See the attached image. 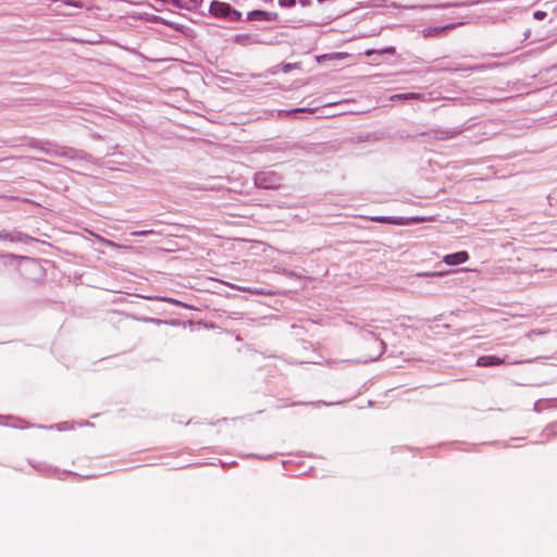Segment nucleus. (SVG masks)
Masks as SVG:
<instances>
[{
  "mask_svg": "<svg viewBox=\"0 0 557 557\" xmlns=\"http://www.w3.org/2000/svg\"><path fill=\"white\" fill-rule=\"evenodd\" d=\"M505 360L495 356H481L476 360L478 367H492L504 364Z\"/></svg>",
  "mask_w": 557,
  "mask_h": 557,
  "instance_id": "obj_4",
  "label": "nucleus"
},
{
  "mask_svg": "<svg viewBox=\"0 0 557 557\" xmlns=\"http://www.w3.org/2000/svg\"><path fill=\"white\" fill-rule=\"evenodd\" d=\"M379 52L394 54L396 52V49H395V47H386V48L380 50Z\"/></svg>",
  "mask_w": 557,
  "mask_h": 557,
  "instance_id": "obj_8",
  "label": "nucleus"
},
{
  "mask_svg": "<svg viewBox=\"0 0 557 557\" xmlns=\"http://www.w3.org/2000/svg\"><path fill=\"white\" fill-rule=\"evenodd\" d=\"M203 0H186L183 1V7L181 9L185 10H196L202 4Z\"/></svg>",
  "mask_w": 557,
  "mask_h": 557,
  "instance_id": "obj_6",
  "label": "nucleus"
},
{
  "mask_svg": "<svg viewBox=\"0 0 557 557\" xmlns=\"http://www.w3.org/2000/svg\"><path fill=\"white\" fill-rule=\"evenodd\" d=\"M109 245L112 246V247H120L119 245H116L114 243H111V242H109Z\"/></svg>",
  "mask_w": 557,
  "mask_h": 557,
  "instance_id": "obj_14",
  "label": "nucleus"
},
{
  "mask_svg": "<svg viewBox=\"0 0 557 557\" xmlns=\"http://www.w3.org/2000/svg\"><path fill=\"white\" fill-rule=\"evenodd\" d=\"M153 231H136V232H133L132 235L133 236H143V235H148V234H152Z\"/></svg>",
  "mask_w": 557,
  "mask_h": 557,
  "instance_id": "obj_9",
  "label": "nucleus"
},
{
  "mask_svg": "<svg viewBox=\"0 0 557 557\" xmlns=\"http://www.w3.org/2000/svg\"><path fill=\"white\" fill-rule=\"evenodd\" d=\"M374 52H375L374 50H368V51L366 52V55H368V57H369V55L373 54Z\"/></svg>",
  "mask_w": 557,
  "mask_h": 557,
  "instance_id": "obj_12",
  "label": "nucleus"
},
{
  "mask_svg": "<svg viewBox=\"0 0 557 557\" xmlns=\"http://www.w3.org/2000/svg\"><path fill=\"white\" fill-rule=\"evenodd\" d=\"M468 259H469V253L467 251H458L455 253L446 255L444 257L443 261L447 265H457V264L468 261Z\"/></svg>",
  "mask_w": 557,
  "mask_h": 557,
  "instance_id": "obj_3",
  "label": "nucleus"
},
{
  "mask_svg": "<svg viewBox=\"0 0 557 557\" xmlns=\"http://www.w3.org/2000/svg\"><path fill=\"white\" fill-rule=\"evenodd\" d=\"M420 98H422L421 94H418V92H407V94L395 95L391 99L392 100H394V99H405V100H408V99H420Z\"/></svg>",
  "mask_w": 557,
  "mask_h": 557,
  "instance_id": "obj_7",
  "label": "nucleus"
},
{
  "mask_svg": "<svg viewBox=\"0 0 557 557\" xmlns=\"http://www.w3.org/2000/svg\"><path fill=\"white\" fill-rule=\"evenodd\" d=\"M163 301H166V302H174V300L170 299V298H162Z\"/></svg>",
  "mask_w": 557,
  "mask_h": 557,
  "instance_id": "obj_13",
  "label": "nucleus"
},
{
  "mask_svg": "<svg viewBox=\"0 0 557 557\" xmlns=\"http://www.w3.org/2000/svg\"><path fill=\"white\" fill-rule=\"evenodd\" d=\"M64 3L66 5H74V7H77V8H82V3L81 2H75V1H72V0H66Z\"/></svg>",
  "mask_w": 557,
  "mask_h": 557,
  "instance_id": "obj_10",
  "label": "nucleus"
},
{
  "mask_svg": "<svg viewBox=\"0 0 557 557\" xmlns=\"http://www.w3.org/2000/svg\"><path fill=\"white\" fill-rule=\"evenodd\" d=\"M545 15H546V13H545V12H543V11H536V12L534 13V17H535V18H537V20H542V18H544V16H545Z\"/></svg>",
  "mask_w": 557,
  "mask_h": 557,
  "instance_id": "obj_11",
  "label": "nucleus"
},
{
  "mask_svg": "<svg viewBox=\"0 0 557 557\" xmlns=\"http://www.w3.org/2000/svg\"><path fill=\"white\" fill-rule=\"evenodd\" d=\"M432 220H433L432 218H410V219L388 218V216L371 218V221H374V222L395 224V225H408V224H412V223H420V222H426V221H432Z\"/></svg>",
  "mask_w": 557,
  "mask_h": 557,
  "instance_id": "obj_2",
  "label": "nucleus"
},
{
  "mask_svg": "<svg viewBox=\"0 0 557 557\" xmlns=\"http://www.w3.org/2000/svg\"><path fill=\"white\" fill-rule=\"evenodd\" d=\"M454 26H455L454 24H450V25H446V26H443V27H430V28H425L423 30V33H424L425 37L435 36V35L440 34L441 32H443L445 29L453 28Z\"/></svg>",
  "mask_w": 557,
  "mask_h": 557,
  "instance_id": "obj_5",
  "label": "nucleus"
},
{
  "mask_svg": "<svg viewBox=\"0 0 557 557\" xmlns=\"http://www.w3.org/2000/svg\"><path fill=\"white\" fill-rule=\"evenodd\" d=\"M209 12L218 18H225L232 22H237L242 18V13L233 9L228 3L221 1H212L210 3Z\"/></svg>",
  "mask_w": 557,
  "mask_h": 557,
  "instance_id": "obj_1",
  "label": "nucleus"
},
{
  "mask_svg": "<svg viewBox=\"0 0 557 557\" xmlns=\"http://www.w3.org/2000/svg\"><path fill=\"white\" fill-rule=\"evenodd\" d=\"M295 111H296V112H302V111H305V110H304V109H296Z\"/></svg>",
  "mask_w": 557,
  "mask_h": 557,
  "instance_id": "obj_15",
  "label": "nucleus"
}]
</instances>
